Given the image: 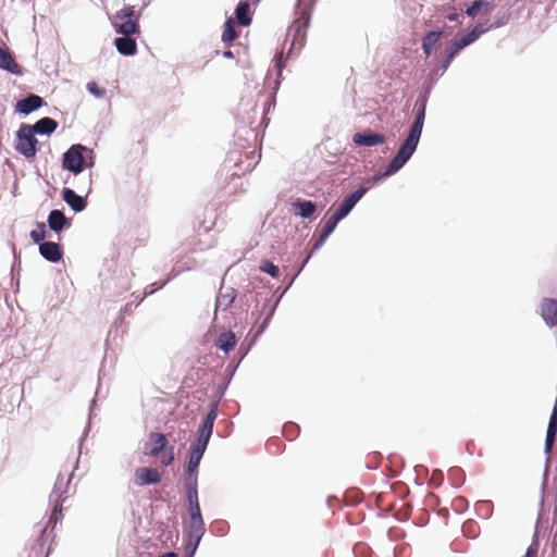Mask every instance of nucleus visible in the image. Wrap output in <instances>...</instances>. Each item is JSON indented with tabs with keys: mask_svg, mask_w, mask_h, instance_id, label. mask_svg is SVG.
I'll use <instances>...</instances> for the list:
<instances>
[{
	"mask_svg": "<svg viewBox=\"0 0 557 557\" xmlns=\"http://www.w3.org/2000/svg\"><path fill=\"white\" fill-rule=\"evenodd\" d=\"M425 107H426V100L422 99L420 101H417L414 104V109L417 110L416 120L410 128V132L405 139V141L401 144L398 152L396 156L391 160L388 165L386 166L384 175L389 176L395 174L397 171H399L405 163L410 159V157L416 151V148L418 146L423 124H424V117H425Z\"/></svg>",
	"mask_w": 557,
	"mask_h": 557,
	"instance_id": "obj_1",
	"label": "nucleus"
},
{
	"mask_svg": "<svg viewBox=\"0 0 557 557\" xmlns=\"http://www.w3.org/2000/svg\"><path fill=\"white\" fill-rule=\"evenodd\" d=\"M143 454L159 460L162 467H169L175 459L174 446L169 444L168 437L160 432H150L144 445Z\"/></svg>",
	"mask_w": 557,
	"mask_h": 557,
	"instance_id": "obj_2",
	"label": "nucleus"
},
{
	"mask_svg": "<svg viewBox=\"0 0 557 557\" xmlns=\"http://www.w3.org/2000/svg\"><path fill=\"white\" fill-rule=\"evenodd\" d=\"M85 165H94V151L88 147L76 144L71 146L62 157V168L74 174L83 172Z\"/></svg>",
	"mask_w": 557,
	"mask_h": 557,
	"instance_id": "obj_3",
	"label": "nucleus"
},
{
	"mask_svg": "<svg viewBox=\"0 0 557 557\" xmlns=\"http://www.w3.org/2000/svg\"><path fill=\"white\" fill-rule=\"evenodd\" d=\"M139 18L140 12L134 5H126L113 15L112 25L117 34L132 36L140 32Z\"/></svg>",
	"mask_w": 557,
	"mask_h": 557,
	"instance_id": "obj_4",
	"label": "nucleus"
},
{
	"mask_svg": "<svg viewBox=\"0 0 557 557\" xmlns=\"http://www.w3.org/2000/svg\"><path fill=\"white\" fill-rule=\"evenodd\" d=\"M38 140L29 124H22L16 133L15 149L25 158L36 156Z\"/></svg>",
	"mask_w": 557,
	"mask_h": 557,
	"instance_id": "obj_5",
	"label": "nucleus"
},
{
	"mask_svg": "<svg viewBox=\"0 0 557 557\" xmlns=\"http://www.w3.org/2000/svg\"><path fill=\"white\" fill-rule=\"evenodd\" d=\"M309 23L310 14L306 9H302L289 27V34L293 36L292 49L300 50L304 47Z\"/></svg>",
	"mask_w": 557,
	"mask_h": 557,
	"instance_id": "obj_6",
	"label": "nucleus"
},
{
	"mask_svg": "<svg viewBox=\"0 0 557 557\" xmlns=\"http://www.w3.org/2000/svg\"><path fill=\"white\" fill-rule=\"evenodd\" d=\"M163 471L154 467H140L134 472V484L136 486H145L158 484L162 481Z\"/></svg>",
	"mask_w": 557,
	"mask_h": 557,
	"instance_id": "obj_7",
	"label": "nucleus"
},
{
	"mask_svg": "<svg viewBox=\"0 0 557 557\" xmlns=\"http://www.w3.org/2000/svg\"><path fill=\"white\" fill-rule=\"evenodd\" d=\"M367 187H360L348 197L344 199V201L338 206V208L334 211L333 214L338 216V219L343 220L356 206V203L363 197L367 193Z\"/></svg>",
	"mask_w": 557,
	"mask_h": 557,
	"instance_id": "obj_8",
	"label": "nucleus"
},
{
	"mask_svg": "<svg viewBox=\"0 0 557 557\" xmlns=\"http://www.w3.org/2000/svg\"><path fill=\"white\" fill-rule=\"evenodd\" d=\"M541 317L549 326L557 325V300L553 298H543L540 305Z\"/></svg>",
	"mask_w": 557,
	"mask_h": 557,
	"instance_id": "obj_9",
	"label": "nucleus"
},
{
	"mask_svg": "<svg viewBox=\"0 0 557 557\" xmlns=\"http://www.w3.org/2000/svg\"><path fill=\"white\" fill-rule=\"evenodd\" d=\"M188 546H193V550L199 545L205 534V522L202 518L189 519Z\"/></svg>",
	"mask_w": 557,
	"mask_h": 557,
	"instance_id": "obj_10",
	"label": "nucleus"
},
{
	"mask_svg": "<svg viewBox=\"0 0 557 557\" xmlns=\"http://www.w3.org/2000/svg\"><path fill=\"white\" fill-rule=\"evenodd\" d=\"M40 255L50 262H59L63 257V251L59 244L54 242H42L39 245Z\"/></svg>",
	"mask_w": 557,
	"mask_h": 557,
	"instance_id": "obj_11",
	"label": "nucleus"
},
{
	"mask_svg": "<svg viewBox=\"0 0 557 557\" xmlns=\"http://www.w3.org/2000/svg\"><path fill=\"white\" fill-rule=\"evenodd\" d=\"M352 140L358 146L373 147L385 143V137L376 133H356Z\"/></svg>",
	"mask_w": 557,
	"mask_h": 557,
	"instance_id": "obj_12",
	"label": "nucleus"
},
{
	"mask_svg": "<svg viewBox=\"0 0 557 557\" xmlns=\"http://www.w3.org/2000/svg\"><path fill=\"white\" fill-rule=\"evenodd\" d=\"M0 69L12 74H22L20 64L14 60L12 53L7 48L0 47Z\"/></svg>",
	"mask_w": 557,
	"mask_h": 557,
	"instance_id": "obj_13",
	"label": "nucleus"
},
{
	"mask_svg": "<svg viewBox=\"0 0 557 557\" xmlns=\"http://www.w3.org/2000/svg\"><path fill=\"white\" fill-rule=\"evenodd\" d=\"M44 103L41 97L37 95H29L28 97L17 101L16 110L23 114H29L33 111L39 109Z\"/></svg>",
	"mask_w": 557,
	"mask_h": 557,
	"instance_id": "obj_14",
	"label": "nucleus"
},
{
	"mask_svg": "<svg viewBox=\"0 0 557 557\" xmlns=\"http://www.w3.org/2000/svg\"><path fill=\"white\" fill-rule=\"evenodd\" d=\"M63 200L75 211L81 212L86 208V201L71 188H64L62 191Z\"/></svg>",
	"mask_w": 557,
	"mask_h": 557,
	"instance_id": "obj_15",
	"label": "nucleus"
},
{
	"mask_svg": "<svg viewBox=\"0 0 557 557\" xmlns=\"http://www.w3.org/2000/svg\"><path fill=\"white\" fill-rule=\"evenodd\" d=\"M114 45L117 51L123 55H134L137 52L136 40L131 36L115 38Z\"/></svg>",
	"mask_w": 557,
	"mask_h": 557,
	"instance_id": "obj_16",
	"label": "nucleus"
},
{
	"mask_svg": "<svg viewBox=\"0 0 557 557\" xmlns=\"http://www.w3.org/2000/svg\"><path fill=\"white\" fill-rule=\"evenodd\" d=\"M59 482L55 483L54 490L50 495V498L53 499L54 505L52 509V513L49 519V524H55L62 513V500H61V493L58 490ZM60 484H62V480H60Z\"/></svg>",
	"mask_w": 557,
	"mask_h": 557,
	"instance_id": "obj_17",
	"label": "nucleus"
},
{
	"mask_svg": "<svg viewBox=\"0 0 557 557\" xmlns=\"http://www.w3.org/2000/svg\"><path fill=\"white\" fill-rule=\"evenodd\" d=\"M58 127V123L55 120L51 117H42L39 121H37L34 125H30V128H33V132L36 134H51L53 133Z\"/></svg>",
	"mask_w": 557,
	"mask_h": 557,
	"instance_id": "obj_18",
	"label": "nucleus"
},
{
	"mask_svg": "<svg viewBox=\"0 0 557 557\" xmlns=\"http://www.w3.org/2000/svg\"><path fill=\"white\" fill-rule=\"evenodd\" d=\"M341 221V219H338V216H336L335 214H332L326 221L325 223L323 224L322 228H321V233H320V238L319 240L314 244V248H318L320 247L324 242L325 239L332 234V232L335 230L337 223Z\"/></svg>",
	"mask_w": 557,
	"mask_h": 557,
	"instance_id": "obj_19",
	"label": "nucleus"
},
{
	"mask_svg": "<svg viewBox=\"0 0 557 557\" xmlns=\"http://www.w3.org/2000/svg\"><path fill=\"white\" fill-rule=\"evenodd\" d=\"M203 453H205V450H201V449L193 446L189 461H188V467H187L188 478L197 479L198 467H199V463H200Z\"/></svg>",
	"mask_w": 557,
	"mask_h": 557,
	"instance_id": "obj_20",
	"label": "nucleus"
},
{
	"mask_svg": "<svg viewBox=\"0 0 557 557\" xmlns=\"http://www.w3.org/2000/svg\"><path fill=\"white\" fill-rule=\"evenodd\" d=\"M237 339L233 332H223L219 335L216 339V347H219L224 352L231 351L236 346Z\"/></svg>",
	"mask_w": 557,
	"mask_h": 557,
	"instance_id": "obj_21",
	"label": "nucleus"
},
{
	"mask_svg": "<svg viewBox=\"0 0 557 557\" xmlns=\"http://www.w3.org/2000/svg\"><path fill=\"white\" fill-rule=\"evenodd\" d=\"M67 220L64 213L60 210H52L48 216L49 227L54 232H60L64 228Z\"/></svg>",
	"mask_w": 557,
	"mask_h": 557,
	"instance_id": "obj_22",
	"label": "nucleus"
},
{
	"mask_svg": "<svg viewBox=\"0 0 557 557\" xmlns=\"http://www.w3.org/2000/svg\"><path fill=\"white\" fill-rule=\"evenodd\" d=\"M294 208L296 213L305 219L311 218L317 210L315 203L310 200H297L294 202Z\"/></svg>",
	"mask_w": 557,
	"mask_h": 557,
	"instance_id": "obj_23",
	"label": "nucleus"
},
{
	"mask_svg": "<svg viewBox=\"0 0 557 557\" xmlns=\"http://www.w3.org/2000/svg\"><path fill=\"white\" fill-rule=\"evenodd\" d=\"M236 20L242 26H248L251 23L248 2L243 1L238 3L236 8Z\"/></svg>",
	"mask_w": 557,
	"mask_h": 557,
	"instance_id": "obj_24",
	"label": "nucleus"
},
{
	"mask_svg": "<svg viewBox=\"0 0 557 557\" xmlns=\"http://www.w3.org/2000/svg\"><path fill=\"white\" fill-rule=\"evenodd\" d=\"M238 33L235 28V22L232 17L227 18L224 23V29L222 33V41L226 45L232 44L235 39H237Z\"/></svg>",
	"mask_w": 557,
	"mask_h": 557,
	"instance_id": "obj_25",
	"label": "nucleus"
},
{
	"mask_svg": "<svg viewBox=\"0 0 557 557\" xmlns=\"http://www.w3.org/2000/svg\"><path fill=\"white\" fill-rule=\"evenodd\" d=\"M443 32H429L422 39V49L426 55L432 53L433 46L442 37Z\"/></svg>",
	"mask_w": 557,
	"mask_h": 557,
	"instance_id": "obj_26",
	"label": "nucleus"
},
{
	"mask_svg": "<svg viewBox=\"0 0 557 557\" xmlns=\"http://www.w3.org/2000/svg\"><path fill=\"white\" fill-rule=\"evenodd\" d=\"M216 417H218V407H216V405H213L212 408L210 409V411L207 413L199 431H201V433L212 434L213 425H214V421H215Z\"/></svg>",
	"mask_w": 557,
	"mask_h": 557,
	"instance_id": "obj_27",
	"label": "nucleus"
},
{
	"mask_svg": "<svg viewBox=\"0 0 557 557\" xmlns=\"http://www.w3.org/2000/svg\"><path fill=\"white\" fill-rule=\"evenodd\" d=\"M187 498H188V505L199 503L198 490H197V479H195V478H188Z\"/></svg>",
	"mask_w": 557,
	"mask_h": 557,
	"instance_id": "obj_28",
	"label": "nucleus"
},
{
	"mask_svg": "<svg viewBox=\"0 0 557 557\" xmlns=\"http://www.w3.org/2000/svg\"><path fill=\"white\" fill-rule=\"evenodd\" d=\"M46 224L44 222H40L37 224V227L30 232V238L34 240V243H42V240L46 238Z\"/></svg>",
	"mask_w": 557,
	"mask_h": 557,
	"instance_id": "obj_29",
	"label": "nucleus"
},
{
	"mask_svg": "<svg viewBox=\"0 0 557 557\" xmlns=\"http://www.w3.org/2000/svg\"><path fill=\"white\" fill-rule=\"evenodd\" d=\"M259 269L261 272L268 273L274 278L280 276L278 268L269 260H263Z\"/></svg>",
	"mask_w": 557,
	"mask_h": 557,
	"instance_id": "obj_30",
	"label": "nucleus"
},
{
	"mask_svg": "<svg viewBox=\"0 0 557 557\" xmlns=\"http://www.w3.org/2000/svg\"><path fill=\"white\" fill-rule=\"evenodd\" d=\"M469 504L466 497L457 496L451 500V508L457 513H462L467 510Z\"/></svg>",
	"mask_w": 557,
	"mask_h": 557,
	"instance_id": "obj_31",
	"label": "nucleus"
},
{
	"mask_svg": "<svg viewBox=\"0 0 557 557\" xmlns=\"http://www.w3.org/2000/svg\"><path fill=\"white\" fill-rule=\"evenodd\" d=\"M463 48L465 47L459 40L455 41L448 50L445 66H447L453 61V59L459 53V51L462 50Z\"/></svg>",
	"mask_w": 557,
	"mask_h": 557,
	"instance_id": "obj_32",
	"label": "nucleus"
},
{
	"mask_svg": "<svg viewBox=\"0 0 557 557\" xmlns=\"http://www.w3.org/2000/svg\"><path fill=\"white\" fill-rule=\"evenodd\" d=\"M480 34L481 32H479L478 28H474L470 33L465 35L462 38H460L459 41L462 44L463 47H467L470 44L474 42L479 38Z\"/></svg>",
	"mask_w": 557,
	"mask_h": 557,
	"instance_id": "obj_33",
	"label": "nucleus"
},
{
	"mask_svg": "<svg viewBox=\"0 0 557 557\" xmlns=\"http://www.w3.org/2000/svg\"><path fill=\"white\" fill-rule=\"evenodd\" d=\"M211 435L212 434H209V433L206 434V433H201V431H199V436H198L197 442L194 445V447L199 448L201 450H206Z\"/></svg>",
	"mask_w": 557,
	"mask_h": 557,
	"instance_id": "obj_34",
	"label": "nucleus"
},
{
	"mask_svg": "<svg viewBox=\"0 0 557 557\" xmlns=\"http://www.w3.org/2000/svg\"><path fill=\"white\" fill-rule=\"evenodd\" d=\"M87 90L98 98L103 97L106 94V90L100 88L95 82L87 84Z\"/></svg>",
	"mask_w": 557,
	"mask_h": 557,
	"instance_id": "obj_35",
	"label": "nucleus"
},
{
	"mask_svg": "<svg viewBox=\"0 0 557 557\" xmlns=\"http://www.w3.org/2000/svg\"><path fill=\"white\" fill-rule=\"evenodd\" d=\"M188 513H189V519H191V518H202L199 503H197V504H189L188 505Z\"/></svg>",
	"mask_w": 557,
	"mask_h": 557,
	"instance_id": "obj_36",
	"label": "nucleus"
},
{
	"mask_svg": "<svg viewBox=\"0 0 557 557\" xmlns=\"http://www.w3.org/2000/svg\"><path fill=\"white\" fill-rule=\"evenodd\" d=\"M482 3H483V1H481V0L474 1L472 3V5L467 9V14L469 16H475L478 14Z\"/></svg>",
	"mask_w": 557,
	"mask_h": 557,
	"instance_id": "obj_37",
	"label": "nucleus"
},
{
	"mask_svg": "<svg viewBox=\"0 0 557 557\" xmlns=\"http://www.w3.org/2000/svg\"><path fill=\"white\" fill-rule=\"evenodd\" d=\"M555 438H556V435H553V434L546 433V438H545V451H546L547 454H550L552 448H553V445H554V443H555Z\"/></svg>",
	"mask_w": 557,
	"mask_h": 557,
	"instance_id": "obj_38",
	"label": "nucleus"
},
{
	"mask_svg": "<svg viewBox=\"0 0 557 557\" xmlns=\"http://www.w3.org/2000/svg\"><path fill=\"white\" fill-rule=\"evenodd\" d=\"M537 554V547L534 545H531L524 555V557H536Z\"/></svg>",
	"mask_w": 557,
	"mask_h": 557,
	"instance_id": "obj_39",
	"label": "nucleus"
},
{
	"mask_svg": "<svg viewBox=\"0 0 557 557\" xmlns=\"http://www.w3.org/2000/svg\"><path fill=\"white\" fill-rule=\"evenodd\" d=\"M546 433L556 435V433H557V425L548 423Z\"/></svg>",
	"mask_w": 557,
	"mask_h": 557,
	"instance_id": "obj_40",
	"label": "nucleus"
},
{
	"mask_svg": "<svg viewBox=\"0 0 557 557\" xmlns=\"http://www.w3.org/2000/svg\"><path fill=\"white\" fill-rule=\"evenodd\" d=\"M458 16H459V15H458L457 13H450V14H448L446 17H447V20H449V21L454 22V21H457V20H458Z\"/></svg>",
	"mask_w": 557,
	"mask_h": 557,
	"instance_id": "obj_41",
	"label": "nucleus"
},
{
	"mask_svg": "<svg viewBox=\"0 0 557 557\" xmlns=\"http://www.w3.org/2000/svg\"><path fill=\"white\" fill-rule=\"evenodd\" d=\"M223 55H224L225 58L231 59V58H233V52H232V51H230V50H227V51H225V52L223 53Z\"/></svg>",
	"mask_w": 557,
	"mask_h": 557,
	"instance_id": "obj_42",
	"label": "nucleus"
},
{
	"mask_svg": "<svg viewBox=\"0 0 557 557\" xmlns=\"http://www.w3.org/2000/svg\"><path fill=\"white\" fill-rule=\"evenodd\" d=\"M161 557H177V555L175 553H166V554L162 555Z\"/></svg>",
	"mask_w": 557,
	"mask_h": 557,
	"instance_id": "obj_43",
	"label": "nucleus"
},
{
	"mask_svg": "<svg viewBox=\"0 0 557 557\" xmlns=\"http://www.w3.org/2000/svg\"><path fill=\"white\" fill-rule=\"evenodd\" d=\"M224 297H225V296H223V295H222V296H220V297L218 298V301H219L220 304H222V300L224 299Z\"/></svg>",
	"mask_w": 557,
	"mask_h": 557,
	"instance_id": "obj_44",
	"label": "nucleus"
},
{
	"mask_svg": "<svg viewBox=\"0 0 557 557\" xmlns=\"http://www.w3.org/2000/svg\"><path fill=\"white\" fill-rule=\"evenodd\" d=\"M234 297H232L227 302H225V306H228L231 302H233Z\"/></svg>",
	"mask_w": 557,
	"mask_h": 557,
	"instance_id": "obj_45",
	"label": "nucleus"
},
{
	"mask_svg": "<svg viewBox=\"0 0 557 557\" xmlns=\"http://www.w3.org/2000/svg\"><path fill=\"white\" fill-rule=\"evenodd\" d=\"M259 0H253V2H258Z\"/></svg>",
	"mask_w": 557,
	"mask_h": 557,
	"instance_id": "obj_46",
	"label": "nucleus"
}]
</instances>
